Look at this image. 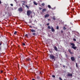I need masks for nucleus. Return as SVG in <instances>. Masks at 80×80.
<instances>
[{"mask_svg": "<svg viewBox=\"0 0 80 80\" xmlns=\"http://www.w3.org/2000/svg\"><path fill=\"white\" fill-rule=\"evenodd\" d=\"M49 58L50 59L52 60H54V61H55V57L52 54H50L49 56Z\"/></svg>", "mask_w": 80, "mask_h": 80, "instance_id": "nucleus-1", "label": "nucleus"}, {"mask_svg": "<svg viewBox=\"0 0 80 80\" xmlns=\"http://www.w3.org/2000/svg\"><path fill=\"white\" fill-rule=\"evenodd\" d=\"M71 45L72 46V47H71L72 48H73L74 50H76V48H77V47H75V44L73 43H70Z\"/></svg>", "mask_w": 80, "mask_h": 80, "instance_id": "nucleus-2", "label": "nucleus"}, {"mask_svg": "<svg viewBox=\"0 0 80 80\" xmlns=\"http://www.w3.org/2000/svg\"><path fill=\"white\" fill-rule=\"evenodd\" d=\"M32 13V12L31 11L28 10L27 13V15L28 16H30V14H31Z\"/></svg>", "mask_w": 80, "mask_h": 80, "instance_id": "nucleus-3", "label": "nucleus"}, {"mask_svg": "<svg viewBox=\"0 0 80 80\" xmlns=\"http://www.w3.org/2000/svg\"><path fill=\"white\" fill-rule=\"evenodd\" d=\"M18 10L19 12H23V8H22L21 7L18 9Z\"/></svg>", "mask_w": 80, "mask_h": 80, "instance_id": "nucleus-4", "label": "nucleus"}, {"mask_svg": "<svg viewBox=\"0 0 80 80\" xmlns=\"http://www.w3.org/2000/svg\"><path fill=\"white\" fill-rule=\"evenodd\" d=\"M71 59L72 61H73L75 60V58L74 57H71Z\"/></svg>", "mask_w": 80, "mask_h": 80, "instance_id": "nucleus-5", "label": "nucleus"}, {"mask_svg": "<svg viewBox=\"0 0 80 80\" xmlns=\"http://www.w3.org/2000/svg\"><path fill=\"white\" fill-rule=\"evenodd\" d=\"M54 50H55L56 52H57L58 51V49H57V47L56 46H54Z\"/></svg>", "mask_w": 80, "mask_h": 80, "instance_id": "nucleus-6", "label": "nucleus"}, {"mask_svg": "<svg viewBox=\"0 0 80 80\" xmlns=\"http://www.w3.org/2000/svg\"><path fill=\"white\" fill-rule=\"evenodd\" d=\"M51 31L52 32H53L55 31V29H54L52 27H51Z\"/></svg>", "mask_w": 80, "mask_h": 80, "instance_id": "nucleus-7", "label": "nucleus"}, {"mask_svg": "<svg viewBox=\"0 0 80 80\" xmlns=\"http://www.w3.org/2000/svg\"><path fill=\"white\" fill-rule=\"evenodd\" d=\"M30 31L31 32H36V31L35 30H34L33 29H30Z\"/></svg>", "mask_w": 80, "mask_h": 80, "instance_id": "nucleus-8", "label": "nucleus"}, {"mask_svg": "<svg viewBox=\"0 0 80 80\" xmlns=\"http://www.w3.org/2000/svg\"><path fill=\"white\" fill-rule=\"evenodd\" d=\"M49 17V14H46L44 16L45 18H47V17Z\"/></svg>", "mask_w": 80, "mask_h": 80, "instance_id": "nucleus-9", "label": "nucleus"}, {"mask_svg": "<svg viewBox=\"0 0 80 80\" xmlns=\"http://www.w3.org/2000/svg\"><path fill=\"white\" fill-rule=\"evenodd\" d=\"M68 51L70 53H71V54H73V53H72V52H71V49H68Z\"/></svg>", "mask_w": 80, "mask_h": 80, "instance_id": "nucleus-10", "label": "nucleus"}, {"mask_svg": "<svg viewBox=\"0 0 80 80\" xmlns=\"http://www.w3.org/2000/svg\"><path fill=\"white\" fill-rule=\"evenodd\" d=\"M68 77H72V74H68Z\"/></svg>", "mask_w": 80, "mask_h": 80, "instance_id": "nucleus-11", "label": "nucleus"}, {"mask_svg": "<svg viewBox=\"0 0 80 80\" xmlns=\"http://www.w3.org/2000/svg\"><path fill=\"white\" fill-rule=\"evenodd\" d=\"M26 60L27 61H30L31 60L30 59V58H26Z\"/></svg>", "mask_w": 80, "mask_h": 80, "instance_id": "nucleus-12", "label": "nucleus"}, {"mask_svg": "<svg viewBox=\"0 0 80 80\" xmlns=\"http://www.w3.org/2000/svg\"><path fill=\"white\" fill-rule=\"evenodd\" d=\"M45 11H46V9H45V8L43 9L42 10V12H45Z\"/></svg>", "mask_w": 80, "mask_h": 80, "instance_id": "nucleus-13", "label": "nucleus"}, {"mask_svg": "<svg viewBox=\"0 0 80 80\" xmlns=\"http://www.w3.org/2000/svg\"><path fill=\"white\" fill-rule=\"evenodd\" d=\"M48 7L49 8H51V6L50 5H48Z\"/></svg>", "mask_w": 80, "mask_h": 80, "instance_id": "nucleus-14", "label": "nucleus"}, {"mask_svg": "<svg viewBox=\"0 0 80 80\" xmlns=\"http://www.w3.org/2000/svg\"><path fill=\"white\" fill-rule=\"evenodd\" d=\"M48 29H51V27L50 26H48Z\"/></svg>", "mask_w": 80, "mask_h": 80, "instance_id": "nucleus-15", "label": "nucleus"}, {"mask_svg": "<svg viewBox=\"0 0 80 80\" xmlns=\"http://www.w3.org/2000/svg\"><path fill=\"white\" fill-rule=\"evenodd\" d=\"M66 29H67V28H65V27H63V29L64 30H66Z\"/></svg>", "mask_w": 80, "mask_h": 80, "instance_id": "nucleus-16", "label": "nucleus"}, {"mask_svg": "<svg viewBox=\"0 0 80 80\" xmlns=\"http://www.w3.org/2000/svg\"><path fill=\"white\" fill-rule=\"evenodd\" d=\"M33 2L34 5H37V3L36 2Z\"/></svg>", "mask_w": 80, "mask_h": 80, "instance_id": "nucleus-17", "label": "nucleus"}, {"mask_svg": "<svg viewBox=\"0 0 80 80\" xmlns=\"http://www.w3.org/2000/svg\"><path fill=\"white\" fill-rule=\"evenodd\" d=\"M25 7H27V8H28V9H29V7H28V6L27 5H26Z\"/></svg>", "mask_w": 80, "mask_h": 80, "instance_id": "nucleus-18", "label": "nucleus"}, {"mask_svg": "<svg viewBox=\"0 0 80 80\" xmlns=\"http://www.w3.org/2000/svg\"><path fill=\"white\" fill-rule=\"evenodd\" d=\"M37 79H38V80H39V79L40 78V77H39V76L37 77Z\"/></svg>", "mask_w": 80, "mask_h": 80, "instance_id": "nucleus-19", "label": "nucleus"}, {"mask_svg": "<svg viewBox=\"0 0 80 80\" xmlns=\"http://www.w3.org/2000/svg\"><path fill=\"white\" fill-rule=\"evenodd\" d=\"M42 6H44L45 5V3H42Z\"/></svg>", "mask_w": 80, "mask_h": 80, "instance_id": "nucleus-20", "label": "nucleus"}, {"mask_svg": "<svg viewBox=\"0 0 80 80\" xmlns=\"http://www.w3.org/2000/svg\"><path fill=\"white\" fill-rule=\"evenodd\" d=\"M17 31H15L14 32V35H16L17 34Z\"/></svg>", "mask_w": 80, "mask_h": 80, "instance_id": "nucleus-21", "label": "nucleus"}, {"mask_svg": "<svg viewBox=\"0 0 80 80\" xmlns=\"http://www.w3.org/2000/svg\"><path fill=\"white\" fill-rule=\"evenodd\" d=\"M59 78L60 80H63V79H62V78H61V77H59Z\"/></svg>", "mask_w": 80, "mask_h": 80, "instance_id": "nucleus-22", "label": "nucleus"}, {"mask_svg": "<svg viewBox=\"0 0 80 80\" xmlns=\"http://www.w3.org/2000/svg\"><path fill=\"white\" fill-rule=\"evenodd\" d=\"M76 67H78V65H77V63H76Z\"/></svg>", "mask_w": 80, "mask_h": 80, "instance_id": "nucleus-23", "label": "nucleus"}, {"mask_svg": "<svg viewBox=\"0 0 80 80\" xmlns=\"http://www.w3.org/2000/svg\"><path fill=\"white\" fill-rule=\"evenodd\" d=\"M52 77L53 78H55V76L54 75H52Z\"/></svg>", "mask_w": 80, "mask_h": 80, "instance_id": "nucleus-24", "label": "nucleus"}, {"mask_svg": "<svg viewBox=\"0 0 80 80\" xmlns=\"http://www.w3.org/2000/svg\"><path fill=\"white\" fill-rule=\"evenodd\" d=\"M59 28L58 26H57L56 27V29L57 30H58Z\"/></svg>", "mask_w": 80, "mask_h": 80, "instance_id": "nucleus-25", "label": "nucleus"}, {"mask_svg": "<svg viewBox=\"0 0 80 80\" xmlns=\"http://www.w3.org/2000/svg\"><path fill=\"white\" fill-rule=\"evenodd\" d=\"M32 35H35V33L34 32L32 33Z\"/></svg>", "mask_w": 80, "mask_h": 80, "instance_id": "nucleus-26", "label": "nucleus"}, {"mask_svg": "<svg viewBox=\"0 0 80 80\" xmlns=\"http://www.w3.org/2000/svg\"><path fill=\"white\" fill-rule=\"evenodd\" d=\"M22 45H23V46H25V43H22Z\"/></svg>", "mask_w": 80, "mask_h": 80, "instance_id": "nucleus-27", "label": "nucleus"}, {"mask_svg": "<svg viewBox=\"0 0 80 80\" xmlns=\"http://www.w3.org/2000/svg\"><path fill=\"white\" fill-rule=\"evenodd\" d=\"M39 10H42V8H41V7H39Z\"/></svg>", "mask_w": 80, "mask_h": 80, "instance_id": "nucleus-28", "label": "nucleus"}, {"mask_svg": "<svg viewBox=\"0 0 80 80\" xmlns=\"http://www.w3.org/2000/svg\"><path fill=\"white\" fill-rule=\"evenodd\" d=\"M25 36H26L27 37V38H28V35L26 34L25 35Z\"/></svg>", "mask_w": 80, "mask_h": 80, "instance_id": "nucleus-29", "label": "nucleus"}, {"mask_svg": "<svg viewBox=\"0 0 80 80\" xmlns=\"http://www.w3.org/2000/svg\"><path fill=\"white\" fill-rule=\"evenodd\" d=\"M52 19L53 20H55L56 19H55V18H53Z\"/></svg>", "mask_w": 80, "mask_h": 80, "instance_id": "nucleus-30", "label": "nucleus"}, {"mask_svg": "<svg viewBox=\"0 0 80 80\" xmlns=\"http://www.w3.org/2000/svg\"><path fill=\"white\" fill-rule=\"evenodd\" d=\"M73 40L74 41H76V39H75V38H74V39H73Z\"/></svg>", "mask_w": 80, "mask_h": 80, "instance_id": "nucleus-31", "label": "nucleus"}, {"mask_svg": "<svg viewBox=\"0 0 80 80\" xmlns=\"http://www.w3.org/2000/svg\"><path fill=\"white\" fill-rule=\"evenodd\" d=\"M10 5H11V6H12V7H13V4H10Z\"/></svg>", "mask_w": 80, "mask_h": 80, "instance_id": "nucleus-32", "label": "nucleus"}, {"mask_svg": "<svg viewBox=\"0 0 80 80\" xmlns=\"http://www.w3.org/2000/svg\"><path fill=\"white\" fill-rule=\"evenodd\" d=\"M61 33H63V31L61 30Z\"/></svg>", "mask_w": 80, "mask_h": 80, "instance_id": "nucleus-33", "label": "nucleus"}, {"mask_svg": "<svg viewBox=\"0 0 80 80\" xmlns=\"http://www.w3.org/2000/svg\"><path fill=\"white\" fill-rule=\"evenodd\" d=\"M49 23H48L47 24V25H48V26L49 25Z\"/></svg>", "mask_w": 80, "mask_h": 80, "instance_id": "nucleus-34", "label": "nucleus"}, {"mask_svg": "<svg viewBox=\"0 0 80 80\" xmlns=\"http://www.w3.org/2000/svg\"><path fill=\"white\" fill-rule=\"evenodd\" d=\"M65 56L66 57H68V56H67V54H65Z\"/></svg>", "mask_w": 80, "mask_h": 80, "instance_id": "nucleus-35", "label": "nucleus"}, {"mask_svg": "<svg viewBox=\"0 0 80 80\" xmlns=\"http://www.w3.org/2000/svg\"><path fill=\"white\" fill-rule=\"evenodd\" d=\"M48 21H50V19H48Z\"/></svg>", "mask_w": 80, "mask_h": 80, "instance_id": "nucleus-36", "label": "nucleus"}, {"mask_svg": "<svg viewBox=\"0 0 80 80\" xmlns=\"http://www.w3.org/2000/svg\"><path fill=\"white\" fill-rule=\"evenodd\" d=\"M22 5H25V3H22Z\"/></svg>", "mask_w": 80, "mask_h": 80, "instance_id": "nucleus-37", "label": "nucleus"}, {"mask_svg": "<svg viewBox=\"0 0 80 80\" xmlns=\"http://www.w3.org/2000/svg\"><path fill=\"white\" fill-rule=\"evenodd\" d=\"M1 73H2L3 72V71H1Z\"/></svg>", "mask_w": 80, "mask_h": 80, "instance_id": "nucleus-38", "label": "nucleus"}, {"mask_svg": "<svg viewBox=\"0 0 80 80\" xmlns=\"http://www.w3.org/2000/svg\"><path fill=\"white\" fill-rule=\"evenodd\" d=\"M2 3V2L1 1H0V4H1Z\"/></svg>", "mask_w": 80, "mask_h": 80, "instance_id": "nucleus-39", "label": "nucleus"}, {"mask_svg": "<svg viewBox=\"0 0 80 80\" xmlns=\"http://www.w3.org/2000/svg\"><path fill=\"white\" fill-rule=\"evenodd\" d=\"M31 18H32V15H31Z\"/></svg>", "mask_w": 80, "mask_h": 80, "instance_id": "nucleus-40", "label": "nucleus"}, {"mask_svg": "<svg viewBox=\"0 0 80 80\" xmlns=\"http://www.w3.org/2000/svg\"><path fill=\"white\" fill-rule=\"evenodd\" d=\"M53 8L54 10H55V8Z\"/></svg>", "mask_w": 80, "mask_h": 80, "instance_id": "nucleus-41", "label": "nucleus"}, {"mask_svg": "<svg viewBox=\"0 0 80 80\" xmlns=\"http://www.w3.org/2000/svg\"><path fill=\"white\" fill-rule=\"evenodd\" d=\"M30 28H32V27L31 26H30Z\"/></svg>", "mask_w": 80, "mask_h": 80, "instance_id": "nucleus-42", "label": "nucleus"}, {"mask_svg": "<svg viewBox=\"0 0 80 80\" xmlns=\"http://www.w3.org/2000/svg\"><path fill=\"white\" fill-rule=\"evenodd\" d=\"M23 3H25V1H23Z\"/></svg>", "mask_w": 80, "mask_h": 80, "instance_id": "nucleus-43", "label": "nucleus"}, {"mask_svg": "<svg viewBox=\"0 0 80 80\" xmlns=\"http://www.w3.org/2000/svg\"><path fill=\"white\" fill-rule=\"evenodd\" d=\"M2 45V43H1V42H0V45Z\"/></svg>", "mask_w": 80, "mask_h": 80, "instance_id": "nucleus-44", "label": "nucleus"}, {"mask_svg": "<svg viewBox=\"0 0 80 80\" xmlns=\"http://www.w3.org/2000/svg\"><path fill=\"white\" fill-rule=\"evenodd\" d=\"M63 67H64V68H65V65L63 66Z\"/></svg>", "mask_w": 80, "mask_h": 80, "instance_id": "nucleus-45", "label": "nucleus"}, {"mask_svg": "<svg viewBox=\"0 0 80 80\" xmlns=\"http://www.w3.org/2000/svg\"><path fill=\"white\" fill-rule=\"evenodd\" d=\"M14 79L15 80H17V78H15Z\"/></svg>", "mask_w": 80, "mask_h": 80, "instance_id": "nucleus-46", "label": "nucleus"}, {"mask_svg": "<svg viewBox=\"0 0 80 80\" xmlns=\"http://www.w3.org/2000/svg\"><path fill=\"white\" fill-rule=\"evenodd\" d=\"M15 1V2H17V0H14Z\"/></svg>", "mask_w": 80, "mask_h": 80, "instance_id": "nucleus-47", "label": "nucleus"}, {"mask_svg": "<svg viewBox=\"0 0 80 80\" xmlns=\"http://www.w3.org/2000/svg\"><path fill=\"white\" fill-rule=\"evenodd\" d=\"M51 8V9H52V10H54V9H53V8Z\"/></svg>", "mask_w": 80, "mask_h": 80, "instance_id": "nucleus-48", "label": "nucleus"}, {"mask_svg": "<svg viewBox=\"0 0 80 80\" xmlns=\"http://www.w3.org/2000/svg\"><path fill=\"white\" fill-rule=\"evenodd\" d=\"M32 80H35V79H32Z\"/></svg>", "mask_w": 80, "mask_h": 80, "instance_id": "nucleus-49", "label": "nucleus"}, {"mask_svg": "<svg viewBox=\"0 0 80 80\" xmlns=\"http://www.w3.org/2000/svg\"><path fill=\"white\" fill-rule=\"evenodd\" d=\"M56 56H57H57H58V55L57 54V55H56Z\"/></svg>", "mask_w": 80, "mask_h": 80, "instance_id": "nucleus-50", "label": "nucleus"}, {"mask_svg": "<svg viewBox=\"0 0 80 80\" xmlns=\"http://www.w3.org/2000/svg\"><path fill=\"white\" fill-rule=\"evenodd\" d=\"M1 50V48H0V50Z\"/></svg>", "mask_w": 80, "mask_h": 80, "instance_id": "nucleus-51", "label": "nucleus"}, {"mask_svg": "<svg viewBox=\"0 0 80 80\" xmlns=\"http://www.w3.org/2000/svg\"><path fill=\"white\" fill-rule=\"evenodd\" d=\"M78 35H79V33H78Z\"/></svg>", "mask_w": 80, "mask_h": 80, "instance_id": "nucleus-52", "label": "nucleus"}, {"mask_svg": "<svg viewBox=\"0 0 80 80\" xmlns=\"http://www.w3.org/2000/svg\"><path fill=\"white\" fill-rule=\"evenodd\" d=\"M64 80H66V79H64Z\"/></svg>", "mask_w": 80, "mask_h": 80, "instance_id": "nucleus-53", "label": "nucleus"}]
</instances>
